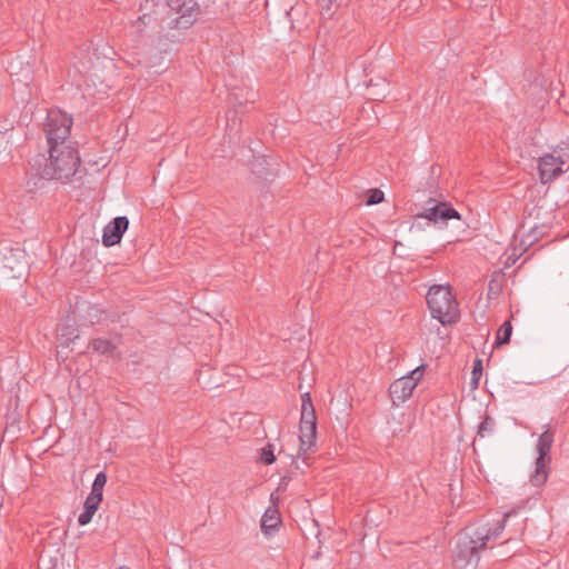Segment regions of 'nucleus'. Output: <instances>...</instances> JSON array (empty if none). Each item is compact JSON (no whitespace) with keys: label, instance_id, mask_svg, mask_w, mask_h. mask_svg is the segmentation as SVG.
I'll use <instances>...</instances> for the list:
<instances>
[{"label":"nucleus","instance_id":"14","mask_svg":"<svg viewBox=\"0 0 569 569\" xmlns=\"http://www.w3.org/2000/svg\"><path fill=\"white\" fill-rule=\"evenodd\" d=\"M90 346L96 352L101 355H112L116 349V345L111 340L101 338L93 339Z\"/></svg>","mask_w":569,"mask_h":569},{"label":"nucleus","instance_id":"2","mask_svg":"<svg viewBox=\"0 0 569 569\" xmlns=\"http://www.w3.org/2000/svg\"><path fill=\"white\" fill-rule=\"evenodd\" d=\"M510 512L505 513L503 519L492 527L488 525L469 526L459 536L453 552V566L456 569L476 568L480 559V552L486 549L489 541L497 539L505 529Z\"/></svg>","mask_w":569,"mask_h":569},{"label":"nucleus","instance_id":"22","mask_svg":"<svg viewBox=\"0 0 569 569\" xmlns=\"http://www.w3.org/2000/svg\"><path fill=\"white\" fill-rule=\"evenodd\" d=\"M316 413L315 412H301L300 423L303 425H317L316 422Z\"/></svg>","mask_w":569,"mask_h":569},{"label":"nucleus","instance_id":"18","mask_svg":"<svg viewBox=\"0 0 569 569\" xmlns=\"http://www.w3.org/2000/svg\"><path fill=\"white\" fill-rule=\"evenodd\" d=\"M385 199V194L380 189H370L368 190V197L366 200V204L372 206L382 202Z\"/></svg>","mask_w":569,"mask_h":569},{"label":"nucleus","instance_id":"1","mask_svg":"<svg viewBox=\"0 0 569 569\" xmlns=\"http://www.w3.org/2000/svg\"><path fill=\"white\" fill-rule=\"evenodd\" d=\"M72 118L59 109L48 111L44 133L48 157L39 153L30 161L24 184L29 192L42 188L44 181H68L78 172L80 157L70 141Z\"/></svg>","mask_w":569,"mask_h":569},{"label":"nucleus","instance_id":"7","mask_svg":"<svg viewBox=\"0 0 569 569\" xmlns=\"http://www.w3.org/2000/svg\"><path fill=\"white\" fill-rule=\"evenodd\" d=\"M421 378L422 371L421 368L418 367L396 379L393 381V395H396V399L399 402H405L409 399Z\"/></svg>","mask_w":569,"mask_h":569},{"label":"nucleus","instance_id":"8","mask_svg":"<svg viewBox=\"0 0 569 569\" xmlns=\"http://www.w3.org/2000/svg\"><path fill=\"white\" fill-rule=\"evenodd\" d=\"M419 217L435 223H446L450 219H460L459 212L446 202H437L431 207L425 208Z\"/></svg>","mask_w":569,"mask_h":569},{"label":"nucleus","instance_id":"24","mask_svg":"<svg viewBox=\"0 0 569 569\" xmlns=\"http://www.w3.org/2000/svg\"><path fill=\"white\" fill-rule=\"evenodd\" d=\"M6 267H8L9 269H13V267L10 264L9 258H6Z\"/></svg>","mask_w":569,"mask_h":569},{"label":"nucleus","instance_id":"27","mask_svg":"<svg viewBox=\"0 0 569 569\" xmlns=\"http://www.w3.org/2000/svg\"><path fill=\"white\" fill-rule=\"evenodd\" d=\"M397 242L393 243L392 250H396Z\"/></svg>","mask_w":569,"mask_h":569},{"label":"nucleus","instance_id":"16","mask_svg":"<svg viewBox=\"0 0 569 569\" xmlns=\"http://www.w3.org/2000/svg\"><path fill=\"white\" fill-rule=\"evenodd\" d=\"M107 483V475L104 472H99L92 483L90 496L102 498L103 488Z\"/></svg>","mask_w":569,"mask_h":569},{"label":"nucleus","instance_id":"6","mask_svg":"<svg viewBox=\"0 0 569 569\" xmlns=\"http://www.w3.org/2000/svg\"><path fill=\"white\" fill-rule=\"evenodd\" d=\"M170 9L177 13L174 27L187 29L197 20L200 9L196 0H169Z\"/></svg>","mask_w":569,"mask_h":569},{"label":"nucleus","instance_id":"19","mask_svg":"<svg viewBox=\"0 0 569 569\" xmlns=\"http://www.w3.org/2000/svg\"><path fill=\"white\" fill-rule=\"evenodd\" d=\"M260 458H261L262 462L266 465H271L272 462H274L276 457L273 455V446L269 443L266 447H263L261 449Z\"/></svg>","mask_w":569,"mask_h":569},{"label":"nucleus","instance_id":"21","mask_svg":"<svg viewBox=\"0 0 569 569\" xmlns=\"http://www.w3.org/2000/svg\"><path fill=\"white\" fill-rule=\"evenodd\" d=\"M301 412H315V408L309 392H306L301 396Z\"/></svg>","mask_w":569,"mask_h":569},{"label":"nucleus","instance_id":"10","mask_svg":"<svg viewBox=\"0 0 569 569\" xmlns=\"http://www.w3.org/2000/svg\"><path fill=\"white\" fill-rule=\"evenodd\" d=\"M317 435V426L316 425H303L300 423V435H299V453L298 457L305 455L311 447L315 445Z\"/></svg>","mask_w":569,"mask_h":569},{"label":"nucleus","instance_id":"23","mask_svg":"<svg viewBox=\"0 0 569 569\" xmlns=\"http://www.w3.org/2000/svg\"><path fill=\"white\" fill-rule=\"evenodd\" d=\"M321 10L329 12L332 7L333 0H318Z\"/></svg>","mask_w":569,"mask_h":569},{"label":"nucleus","instance_id":"12","mask_svg":"<svg viewBox=\"0 0 569 569\" xmlns=\"http://www.w3.org/2000/svg\"><path fill=\"white\" fill-rule=\"evenodd\" d=\"M78 337V329L73 323L67 322L58 329V341L59 346L62 348H69Z\"/></svg>","mask_w":569,"mask_h":569},{"label":"nucleus","instance_id":"15","mask_svg":"<svg viewBox=\"0 0 569 569\" xmlns=\"http://www.w3.org/2000/svg\"><path fill=\"white\" fill-rule=\"evenodd\" d=\"M512 333V326L510 321H506L501 325V327L498 329L497 338H496V346H501L505 343H508L510 341V337Z\"/></svg>","mask_w":569,"mask_h":569},{"label":"nucleus","instance_id":"17","mask_svg":"<svg viewBox=\"0 0 569 569\" xmlns=\"http://www.w3.org/2000/svg\"><path fill=\"white\" fill-rule=\"evenodd\" d=\"M481 375H482V361L480 359H477L473 363V368H472V372H471V380H470L471 389L478 388Z\"/></svg>","mask_w":569,"mask_h":569},{"label":"nucleus","instance_id":"4","mask_svg":"<svg viewBox=\"0 0 569 569\" xmlns=\"http://www.w3.org/2000/svg\"><path fill=\"white\" fill-rule=\"evenodd\" d=\"M553 443V431L547 428L537 442L538 457L535 461V470L530 475V483L535 487L543 486L549 477V465L551 461L550 450Z\"/></svg>","mask_w":569,"mask_h":569},{"label":"nucleus","instance_id":"25","mask_svg":"<svg viewBox=\"0 0 569 569\" xmlns=\"http://www.w3.org/2000/svg\"><path fill=\"white\" fill-rule=\"evenodd\" d=\"M119 569H130V568L127 566H121V567H119Z\"/></svg>","mask_w":569,"mask_h":569},{"label":"nucleus","instance_id":"9","mask_svg":"<svg viewBox=\"0 0 569 569\" xmlns=\"http://www.w3.org/2000/svg\"><path fill=\"white\" fill-rule=\"evenodd\" d=\"M129 227V220L127 217L121 216L114 218L109 222L102 232V243L104 247H112L120 242L123 233Z\"/></svg>","mask_w":569,"mask_h":569},{"label":"nucleus","instance_id":"11","mask_svg":"<svg viewBox=\"0 0 569 569\" xmlns=\"http://www.w3.org/2000/svg\"><path fill=\"white\" fill-rule=\"evenodd\" d=\"M101 501L102 498L90 495L86 498L83 511L78 517V523L80 526H86L91 521Z\"/></svg>","mask_w":569,"mask_h":569},{"label":"nucleus","instance_id":"5","mask_svg":"<svg viewBox=\"0 0 569 569\" xmlns=\"http://www.w3.org/2000/svg\"><path fill=\"white\" fill-rule=\"evenodd\" d=\"M569 161V148L558 147L552 153L539 159V174L542 183H547L563 172L562 167Z\"/></svg>","mask_w":569,"mask_h":569},{"label":"nucleus","instance_id":"20","mask_svg":"<svg viewBox=\"0 0 569 569\" xmlns=\"http://www.w3.org/2000/svg\"><path fill=\"white\" fill-rule=\"evenodd\" d=\"M493 427V421L491 418L486 417L483 421L478 427L477 436L483 438L488 431H490Z\"/></svg>","mask_w":569,"mask_h":569},{"label":"nucleus","instance_id":"26","mask_svg":"<svg viewBox=\"0 0 569 569\" xmlns=\"http://www.w3.org/2000/svg\"><path fill=\"white\" fill-rule=\"evenodd\" d=\"M17 253H18L19 256H21L23 252H22L21 250H19V249H18V250H17Z\"/></svg>","mask_w":569,"mask_h":569},{"label":"nucleus","instance_id":"13","mask_svg":"<svg viewBox=\"0 0 569 569\" xmlns=\"http://www.w3.org/2000/svg\"><path fill=\"white\" fill-rule=\"evenodd\" d=\"M280 525L279 511L273 507H269L262 518H261V528L266 533L278 528Z\"/></svg>","mask_w":569,"mask_h":569},{"label":"nucleus","instance_id":"3","mask_svg":"<svg viewBox=\"0 0 569 569\" xmlns=\"http://www.w3.org/2000/svg\"><path fill=\"white\" fill-rule=\"evenodd\" d=\"M431 316L441 325H451L458 320V303L448 286H432L427 293Z\"/></svg>","mask_w":569,"mask_h":569}]
</instances>
